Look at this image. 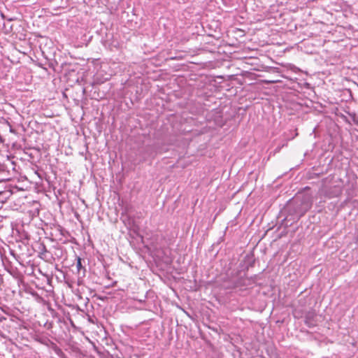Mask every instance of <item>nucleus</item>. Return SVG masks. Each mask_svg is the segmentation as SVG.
<instances>
[{"label":"nucleus","instance_id":"1","mask_svg":"<svg viewBox=\"0 0 358 358\" xmlns=\"http://www.w3.org/2000/svg\"><path fill=\"white\" fill-rule=\"evenodd\" d=\"M76 267L78 271H80L82 268V264H81L80 258H78L77 263H76Z\"/></svg>","mask_w":358,"mask_h":358}]
</instances>
